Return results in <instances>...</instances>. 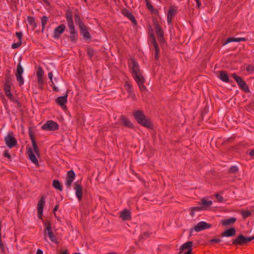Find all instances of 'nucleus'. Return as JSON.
Here are the masks:
<instances>
[{
	"instance_id": "79ce46f5",
	"label": "nucleus",
	"mask_w": 254,
	"mask_h": 254,
	"mask_svg": "<svg viewBox=\"0 0 254 254\" xmlns=\"http://www.w3.org/2000/svg\"><path fill=\"white\" fill-rule=\"evenodd\" d=\"M242 214L244 218H247L251 215V212L249 210H244L242 211Z\"/></svg>"
},
{
	"instance_id": "e433bc0d",
	"label": "nucleus",
	"mask_w": 254,
	"mask_h": 254,
	"mask_svg": "<svg viewBox=\"0 0 254 254\" xmlns=\"http://www.w3.org/2000/svg\"><path fill=\"white\" fill-rule=\"evenodd\" d=\"M17 81L18 82L20 86L23 85L24 81L22 75L15 74Z\"/></svg>"
},
{
	"instance_id": "f8f14e48",
	"label": "nucleus",
	"mask_w": 254,
	"mask_h": 254,
	"mask_svg": "<svg viewBox=\"0 0 254 254\" xmlns=\"http://www.w3.org/2000/svg\"><path fill=\"white\" fill-rule=\"evenodd\" d=\"M75 177V174L73 170H70L67 172L65 182V185L67 188H70Z\"/></svg>"
},
{
	"instance_id": "0e129e2a",
	"label": "nucleus",
	"mask_w": 254,
	"mask_h": 254,
	"mask_svg": "<svg viewBox=\"0 0 254 254\" xmlns=\"http://www.w3.org/2000/svg\"><path fill=\"white\" fill-rule=\"evenodd\" d=\"M51 86L53 87V90L55 91H58L59 90L58 89L57 87H56L54 84V85H52V84L51 83Z\"/></svg>"
},
{
	"instance_id": "423d86ee",
	"label": "nucleus",
	"mask_w": 254,
	"mask_h": 254,
	"mask_svg": "<svg viewBox=\"0 0 254 254\" xmlns=\"http://www.w3.org/2000/svg\"><path fill=\"white\" fill-rule=\"evenodd\" d=\"M44 130L54 131L59 128L58 124L52 120L47 121L41 127Z\"/></svg>"
},
{
	"instance_id": "5701e85b",
	"label": "nucleus",
	"mask_w": 254,
	"mask_h": 254,
	"mask_svg": "<svg viewBox=\"0 0 254 254\" xmlns=\"http://www.w3.org/2000/svg\"><path fill=\"white\" fill-rule=\"evenodd\" d=\"M120 217L125 221L129 220L131 219V213L129 210L124 209L121 212Z\"/></svg>"
},
{
	"instance_id": "a878e982",
	"label": "nucleus",
	"mask_w": 254,
	"mask_h": 254,
	"mask_svg": "<svg viewBox=\"0 0 254 254\" xmlns=\"http://www.w3.org/2000/svg\"><path fill=\"white\" fill-rule=\"evenodd\" d=\"M135 82L137 83L138 87H139V89L142 91H144L146 89V88L145 87V86L144 85V81H145V79H144V78L143 77V78H139L138 79H136L135 80Z\"/></svg>"
},
{
	"instance_id": "473e14b6",
	"label": "nucleus",
	"mask_w": 254,
	"mask_h": 254,
	"mask_svg": "<svg viewBox=\"0 0 254 254\" xmlns=\"http://www.w3.org/2000/svg\"><path fill=\"white\" fill-rule=\"evenodd\" d=\"M27 21L28 22V24L32 26L33 28H35L36 27V23L35 21V19L32 16H28L27 17Z\"/></svg>"
},
{
	"instance_id": "aec40b11",
	"label": "nucleus",
	"mask_w": 254,
	"mask_h": 254,
	"mask_svg": "<svg viewBox=\"0 0 254 254\" xmlns=\"http://www.w3.org/2000/svg\"><path fill=\"white\" fill-rule=\"evenodd\" d=\"M120 121L121 122V124L122 125H123L124 126L129 127V128H133V126L132 124L125 116H121L120 117Z\"/></svg>"
},
{
	"instance_id": "0eeeda50",
	"label": "nucleus",
	"mask_w": 254,
	"mask_h": 254,
	"mask_svg": "<svg viewBox=\"0 0 254 254\" xmlns=\"http://www.w3.org/2000/svg\"><path fill=\"white\" fill-rule=\"evenodd\" d=\"M232 77L236 80L239 87L246 93L250 92L249 86L246 83L240 76H237L235 73L232 74Z\"/></svg>"
},
{
	"instance_id": "c756f323",
	"label": "nucleus",
	"mask_w": 254,
	"mask_h": 254,
	"mask_svg": "<svg viewBox=\"0 0 254 254\" xmlns=\"http://www.w3.org/2000/svg\"><path fill=\"white\" fill-rule=\"evenodd\" d=\"M53 186L57 190L62 191L63 190L62 186L60 182L58 180H54L53 182Z\"/></svg>"
},
{
	"instance_id": "338daca9",
	"label": "nucleus",
	"mask_w": 254,
	"mask_h": 254,
	"mask_svg": "<svg viewBox=\"0 0 254 254\" xmlns=\"http://www.w3.org/2000/svg\"><path fill=\"white\" fill-rule=\"evenodd\" d=\"M191 249H190L188 250V252L184 253V254H191Z\"/></svg>"
},
{
	"instance_id": "f704fd0d",
	"label": "nucleus",
	"mask_w": 254,
	"mask_h": 254,
	"mask_svg": "<svg viewBox=\"0 0 254 254\" xmlns=\"http://www.w3.org/2000/svg\"><path fill=\"white\" fill-rule=\"evenodd\" d=\"M74 21L76 24H78L79 27H80L81 24H84L81 21L80 16L78 14H74Z\"/></svg>"
},
{
	"instance_id": "8fccbe9b",
	"label": "nucleus",
	"mask_w": 254,
	"mask_h": 254,
	"mask_svg": "<svg viewBox=\"0 0 254 254\" xmlns=\"http://www.w3.org/2000/svg\"><path fill=\"white\" fill-rule=\"evenodd\" d=\"M246 70L248 72H254V67L251 65H248L246 67Z\"/></svg>"
},
{
	"instance_id": "7ed1b4c3",
	"label": "nucleus",
	"mask_w": 254,
	"mask_h": 254,
	"mask_svg": "<svg viewBox=\"0 0 254 254\" xmlns=\"http://www.w3.org/2000/svg\"><path fill=\"white\" fill-rule=\"evenodd\" d=\"M31 139L33 149L29 148L28 150L27 153L31 161L34 164L38 165V161L34 154V153L36 154L39 153L38 146L35 139L32 136H31Z\"/></svg>"
},
{
	"instance_id": "20e7f679",
	"label": "nucleus",
	"mask_w": 254,
	"mask_h": 254,
	"mask_svg": "<svg viewBox=\"0 0 254 254\" xmlns=\"http://www.w3.org/2000/svg\"><path fill=\"white\" fill-rule=\"evenodd\" d=\"M253 240L254 235L252 237H245L243 235H239L233 241L232 244L235 246L245 245Z\"/></svg>"
},
{
	"instance_id": "c9c22d12",
	"label": "nucleus",
	"mask_w": 254,
	"mask_h": 254,
	"mask_svg": "<svg viewBox=\"0 0 254 254\" xmlns=\"http://www.w3.org/2000/svg\"><path fill=\"white\" fill-rule=\"evenodd\" d=\"M48 21V17L46 16H43L41 18V24L42 27V31L45 29V26Z\"/></svg>"
},
{
	"instance_id": "412c9836",
	"label": "nucleus",
	"mask_w": 254,
	"mask_h": 254,
	"mask_svg": "<svg viewBox=\"0 0 254 254\" xmlns=\"http://www.w3.org/2000/svg\"><path fill=\"white\" fill-rule=\"evenodd\" d=\"M154 28L157 37L161 40L163 39L164 36V32L158 23H155L154 24Z\"/></svg>"
},
{
	"instance_id": "72a5a7b5",
	"label": "nucleus",
	"mask_w": 254,
	"mask_h": 254,
	"mask_svg": "<svg viewBox=\"0 0 254 254\" xmlns=\"http://www.w3.org/2000/svg\"><path fill=\"white\" fill-rule=\"evenodd\" d=\"M192 246V243L191 242H187L185 243H184L182 246H181V250H184L186 249H191V247Z\"/></svg>"
},
{
	"instance_id": "cd10ccee",
	"label": "nucleus",
	"mask_w": 254,
	"mask_h": 254,
	"mask_svg": "<svg viewBox=\"0 0 254 254\" xmlns=\"http://www.w3.org/2000/svg\"><path fill=\"white\" fill-rule=\"evenodd\" d=\"M219 78L223 81L228 83L229 81V76L225 71H221L219 76Z\"/></svg>"
},
{
	"instance_id": "4c0bfd02",
	"label": "nucleus",
	"mask_w": 254,
	"mask_h": 254,
	"mask_svg": "<svg viewBox=\"0 0 254 254\" xmlns=\"http://www.w3.org/2000/svg\"><path fill=\"white\" fill-rule=\"evenodd\" d=\"M37 82H38L39 88L40 89L42 90L43 89V83H44L43 77H37Z\"/></svg>"
},
{
	"instance_id": "69168bd1",
	"label": "nucleus",
	"mask_w": 254,
	"mask_h": 254,
	"mask_svg": "<svg viewBox=\"0 0 254 254\" xmlns=\"http://www.w3.org/2000/svg\"><path fill=\"white\" fill-rule=\"evenodd\" d=\"M36 254H43V251L41 249H38Z\"/></svg>"
},
{
	"instance_id": "5fc2aeb1",
	"label": "nucleus",
	"mask_w": 254,
	"mask_h": 254,
	"mask_svg": "<svg viewBox=\"0 0 254 254\" xmlns=\"http://www.w3.org/2000/svg\"><path fill=\"white\" fill-rule=\"evenodd\" d=\"M16 35L18 38L19 41H21V39L22 37V33L21 32H16Z\"/></svg>"
},
{
	"instance_id": "4be33fe9",
	"label": "nucleus",
	"mask_w": 254,
	"mask_h": 254,
	"mask_svg": "<svg viewBox=\"0 0 254 254\" xmlns=\"http://www.w3.org/2000/svg\"><path fill=\"white\" fill-rule=\"evenodd\" d=\"M236 221V218L234 217H232L221 220V223L223 226H229L233 224Z\"/></svg>"
},
{
	"instance_id": "ea45409f",
	"label": "nucleus",
	"mask_w": 254,
	"mask_h": 254,
	"mask_svg": "<svg viewBox=\"0 0 254 254\" xmlns=\"http://www.w3.org/2000/svg\"><path fill=\"white\" fill-rule=\"evenodd\" d=\"M44 71L41 67H39L36 73L37 77H43Z\"/></svg>"
},
{
	"instance_id": "a211bd4d",
	"label": "nucleus",
	"mask_w": 254,
	"mask_h": 254,
	"mask_svg": "<svg viewBox=\"0 0 254 254\" xmlns=\"http://www.w3.org/2000/svg\"><path fill=\"white\" fill-rule=\"evenodd\" d=\"M79 29L81 34L84 38L88 39L90 38V34L88 31L87 27L86 26H85L84 24H81L79 27Z\"/></svg>"
},
{
	"instance_id": "c03bdc74",
	"label": "nucleus",
	"mask_w": 254,
	"mask_h": 254,
	"mask_svg": "<svg viewBox=\"0 0 254 254\" xmlns=\"http://www.w3.org/2000/svg\"><path fill=\"white\" fill-rule=\"evenodd\" d=\"M125 87L127 92L132 90L131 85L128 81H126L125 83Z\"/></svg>"
},
{
	"instance_id": "f3484780",
	"label": "nucleus",
	"mask_w": 254,
	"mask_h": 254,
	"mask_svg": "<svg viewBox=\"0 0 254 254\" xmlns=\"http://www.w3.org/2000/svg\"><path fill=\"white\" fill-rule=\"evenodd\" d=\"M44 235L45 237V240H46V237H47V235L49 233H51L53 232L52 229V225L51 223L49 220H46L44 222Z\"/></svg>"
},
{
	"instance_id": "4468645a",
	"label": "nucleus",
	"mask_w": 254,
	"mask_h": 254,
	"mask_svg": "<svg viewBox=\"0 0 254 254\" xmlns=\"http://www.w3.org/2000/svg\"><path fill=\"white\" fill-rule=\"evenodd\" d=\"M65 26L64 24H61L57 27L54 31V37L56 39H59L61 37V34L64 32Z\"/></svg>"
},
{
	"instance_id": "13d9d810",
	"label": "nucleus",
	"mask_w": 254,
	"mask_h": 254,
	"mask_svg": "<svg viewBox=\"0 0 254 254\" xmlns=\"http://www.w3.org/2000/svg\"><path fill=\"white\" fill-rule=\"evenodd\" d=\"M216 198L219 202H222L223 200V197L218 194H216L215 195Z\"/></svg>"
},
{
	"instance_id": "e2e57ef3",
	"label": "nucleus",
	"mask_w": 254,
	"mask_h": 254,
	"mask_svg": "<svg viewBox=\"0 0 254 254\" xmlns=\"http://www.w3.org/2000/svg\"><path fill=\"white\" fill-rule=\"evenodd\" d=\"M4 246L1 240V236H0V248L2 249H3Z\"/></svg>"
},
{
	"instance_id": "58836bf2",
	"label": "nucleus",
	"mask_w": 254,
	"mask_h": 254,
	"mask_svg": "<svg viewBox=\"0 0 254 254\" xmlns=\"http://www.w3.org/2000/svg\"><path fill=\"white\" fill-rule=\"evenodd\" d=\"M23 72V68L21 65L20 64H19L16 68V72L15 74L22 75Z\"/></svg>"
},
{
	"instance_id": "2eb2a0df",
	"label": "nucleus",
	"mask_w": 254,
	"mask_h": 254,
	"mask_svg": "<svg viewBox=\"0 0 254 254\" xmlns=\"http://www.w3.org/2000/svg\"><path fill=\"white\" fill-rule=\"evenodd\" d=\"M67 94L64 96L58 97L56 100V103L60 106L63 109L65 108V104L67 102Z\"/></svg>"
},
{
	"instance_id": "dca6fc26",
	"label": "nucleus",
	"mask_w": 254,
	"mask_h": 254,
	"mask_svg": "<svg viewBox=\"0 0 254 254\" xmlns=\"http://www.w3.org/2000/svg\"><path fill=\"white\" fill-rule=\"evenodd\" d=\"M66 20L69 28V30H74L75 27L72 19V15L70 12H67L65 15Z\"/></svg>"
},
{
	"instance_id": "de8ad7c7",
	"label": "nucleus",
	"mask_w": 254,
	"mask_h": 254,
	"mask_svg": "<svg viewBox=\"0 0 254 254\" xmlns=\"http://www.w3.org/2000/svg\"><path fill=\"white\" fill-rule=\"evenodd\" d=\"M149 234L148 232H144L139 237V239H146L149 237Z\"/></svg>"
},
{
	"instance_id": "864d4df0",
	"label": "nucleus",
	"mask_w": 254,
	"mask_h": 254,
	"mask_svg": "<svg viewBox=\"0 0 254 254\" xmlns=\"http://www.w3.org/2000/svg\"><path fill=\"white\" fill-rule=\"evenodd\" d=\"M234 40H235V42H240L242 41H246V38H243V37H242V38H234Z\"/></svg>"
},
{
	"instance_id": "b1692460",
	"label": "nucleus",
	"mask_w": 254,
	"mask_h": 254,
	"mask_svg": "<svg viewBox=\"0 0 254 254\" xmlns=\"http://www.w3.org/2000/svg\"><path fill=\"white\" fill-rule=\"evenodd\" d=\"M236 234V230L234 228H230L224 231L222 234V237H232Z\"/></svg>"
},
{
	"instance_id": "f257e3e1",
	"label": "nucleus",
	"mask_w": 254,
	"mask_h": 254,
	"mask_svg": "<svg viewBox=\"0 0 254 254\" xmlns=\"http://www.w3.org/2000/svg\"><path fill=\"white\" fill-rule=\"evenodd\" d=\"M129 67L134 80L144 77L143 76V71L140 69L138 64L134 59H131L129 63Z\"/></svg>"
},
{
	"instance_id": "a18cd8bd",
	"label": "nucleus",
	"mask_w": 254,
	"mask_h": 254,
	"mask_svg": "<svg viewBox=\"0 0 254 254\" xmlns=\"http://www.w3.org/2000/svg\"><path fill=\"white\" fill-rule=\"evenodd\" d=\"M127 93L128 94V97L131 98L132 99H133L134 100H135L136 97H135V95L133 91V90L131 91H128Z\"/></svg>"
},
{
	"instance_id": "49530a36",
	"label": "nucleus",
	"mask_w": 254,
	"mask_h": 254,
	"mask_svg": "<svg viewBox=\"0 0 254 254\" xmlns=\"http://www.w3.org/2000/svg\"><path fill=\"white\" fill-rule=\"evenodd\" d=\"M21 44H22L21 41H18V42L13 43L11 46V48L12 49L17 48L21 46Z\"/></svg>"
},
{
	"instance_id": "680f3d73",
	"label": "nucleus",
	"mask_w": 254,
	"mask_h": 254,
	"mask_svg": "<svg viewBox=\"0 0 254 254\" xmlns=\"http://www.w3.org/2000/svg\"><path fill=\"white\" fill-rule=\"evenodd\" d=\"M249 154L251 156L254 158V149L250 152Z\"/></svg>"
},
{
	"instance_id": "7c9ffc66",
	"label": "nucleus",
	"mask_w": 254,
	"mask_h": 254,
	"mask_svg": "<svg viewBox=\"0 0 254 254\" xmlns=\"http://www.w3.org/2000/svg\"><path fill=\"white\" fill-rule=\"evenodd\" d=\"M47 236L49 237V238L51 242H52L54 243H55L56 244H59V242L58 240V239H57V237L56 236V235L54 234L53 232H52L51 233H49V234L47 235Z\"/></svg>"
},
{
	"instance_id": "c85d7f7f",
	"label": "nucleus",
	"mask_w": 254,
	"mask_h": 254,
	"mask_svg": "<svg viewBox=\"0 0 254 254\" xmlns=\"http://www.w3.org/2000/svg\"><path fill=\"white\" fill-rule=\"evenodd\" d=\"M190 215L191 217H193L195 214V212L196 211H200L201 210H203V208H202L201 206H195V207H192L190 208Z\"/></svg>"
},
{
	"instance_id": "bf43d9fd",
	"label": "nucleus",
	"mask_w": 254,
	"mask_h": 254,
	"mask_svg": "<svg viewBox=\"0 0 254 254\" xmlns=\"http://www.w3.org/2000/svg\"><path fill=\"white\" fill-rule=\"evenodd\" d=\"M3 155L5 157L10 159L11 158V155L9 154L7 151H4L3 153Z\"/></svg>"
},
{
	"instance_id": "393cba45",
	"label": "nucleus",
	"mask_w": 254,
	"mask_h": 254,
	"mask_svg": "<svg viewBox=\"0 0 254 254\" xmlns=\"http://www.w3.org/2000/svg\"><path fill=\"white\" fill-rule=\"evenodd\" d=\"M199 204H201V207L203 208V210H205L207 208L212 204V201L211 200H207L203 198L201 199V202Z\"/></svg>"
},
{
	"instance_id": "9d476101",
	"label": "nucleus",
	"mask_w": 254,
	"mask_h": 254,
	"mask_svg": "<svg viewBox=\"0 0 254 254\" xmlns=\"http://www.w3.org/2000/svg\"><path fill=\"white\" fill-rule=\"evenodd\" d=\"M74 190L75 191L76 196L77 197L78 200L80 201L82 198L83 188L80 181H77L74 183Z\"/></svg>"
},
{
	"instance_id": "3c124183",
	"label": "nucleus",
	"mask_w": 254,
	"mask_h": 254,
	"mask_svg": "<svg viewBox=\"0 0 254 254\" xmlns=\"http://www.w3.org/2000/svg\"><path fill=\"white\" fill-rule=\"evenodd\" d=\"M235 42V40H234V38L233 37H230V38H228L226 39V40L225 41V42H224V43L223 44L224 45H226V44H227L229 43H231V42Z\"/></svg>"
},
{
	"instance_id": "bb28decb",
	"label": "nucleus",
	"mask_w": 254,
	"mask_h": 254,
	"mask_svg": "<svg viewBox=\"0 0 254 254\" xmlns=\"http://www.w3.org/2000/svg\"><path fill=\"white\" fill-rule=\"evenodd\" d=\"M78 34L77 31L74 30H69V38L72 43H75L77 40Z\"/></svg>"
},
{
	"instance_id": "6e6552de",
	"label": "nucleus",
	"mask_w": 254,
	"mask_h": 254,
	"mask_svg": "<svg viewBox=\"0 0 254 254\" xmlns=\"http://www.w3.org/2000/svg\"><path fill=\"white\" fill-rule=\"evenodd\" d=\"M5 144L9 148H12L17 144V140L13 136L12 132H9L4 137Z\"/></svg>"
},
{
	"instance_id": "6e6d98bb",
	"label": "nucleus",
	"mask_w": 254,
	"mask_h": 254,
	"mask_svg": "<svg viewBox=\"0 0 254 254\" xmlns=\"http://www.w3.org/2000/svg\"><path fill=\"white\" fill-rule=\"evenodd\" d=\"M48 77L49 79H50V81L52 85H54V82L53 81V74L52 72H50L48 73Z\"/></svg>"
},
{
	"instance_id": "4d7b16f0",
	"label": "nucleus",
	"mask_w": 254,
	"mask_h": 254,
	"mask_svg": "<svg viewBox=\"0 0 254 254\" xmlns=\"http://www.w3.org/2000/svg\"><path fill=\"white\" fill-rule=\"evenodd\" d=\"M220 242H221V239L215 238L210 240V242L213 243H219Z\"/></svg>"
},
{
	"instance_id": "ddd939ff",
	"label": "nucleus",
	"mask_w": 254,
	"mask_h": 254,
	"mask_svg": "<svg viewBox=\"0 0 254 254\" xmlns=\"http://www.w3.org/2000/svg\"><path fill=\"white\" fill-rule=\"evenodd\" d=\"M178 8L175 6H171L167 13V22L169 24H172L173 18L176 15Z\"/></svg>"
},
{
	"instance_id": "774afa93",
	"label": "nucleus",
	"mask_w": 254,
	"mask_h": 254,
	"mask_svg": "<svg viewBox=\"0 0 254 254\" xmlns=\"http://www.w3.org/2000/svg\"><path fill=\"white\" fill-rule=\"evenodd\" d=\"M108 254H118L115 252H110L109 253H108Z\"/></svg>"
},
{
	"instance_id": "f03ea898",
	"label": "nucleus",
	"mask_w": 254,
	"mask_h": 254,
	"mask_svg": "<svg viewBox=\"0 0 254 254\" xmlns=\"http://www.w3.org/2000/svg\"><path fill=\"white\" fill-rule=\"evenodd\" d=\"M133 115L138 124L145 127L148 128L152 127V124L150 121L146 118L143 112L135 110L134 111Z\"/></svg>"
},
{
	"instance_id": "603ef678",
	"label": "nucleus",
	"mask_w": 254,
	"mask_h": 254,
	"mask_svg": "<svg viewBox=\"0 0 254 254\" xmlns=\"http://www.w3.org/2000/svg\"><path fill=\"white\" fill-rule=\"evenodd\" d=\"M59 204H56V205L55 206V207H54V209H53V210H54V215H55V216L57 218V220H58V221H59V220H60V218H59V217H57V216H56V211H57L58 210V209H59Z\"/></svg>"
},
{
	"instance_id": "a19ab883",
	"label": "nucleus",
	"mask_w": 254,
	"mask_h": 254,
	"mask_svg": "<svg viewBox=\"0 0 254 254\" xmlns=\"http://www.w3.org/2000/svg\"><path fill=\"white\" fill-rule=\"evenodd\" d=\"M87 53L88 56H89V57L90 59H91L92 57L94 56V51L91 48H88L87 49Z\"/></svg>"
},
{
	"instance_id": "6ab92c4d",
	"label": "nucleus",
	"mask_w": 254,
	"mask_h": 254,
	"mask_svg": "<svg viewBox=\"0 0 254 254\" xmlns=\"http://www.w3.org/2000/svg\"><path fill=\"white\" fill-rule=\"evenodd\" d=\"M152 39L151 41V44L153 45V46L154 47L155 49V58L156 60H158L159 58V48L158 45V44L156 41L155 38L153 35H152Z\"/></svg>"
},
{
	"instance_id": "39448f33",
	"label": "nucleus",
	"mask_w": 254,
	"mask_h": 254,
	"mask_svg": "<svg viewBox=\"0 0 254 254\" xmlns=\"http://www.w3.org/2000/svg\"><path fill=\"white\" fill-rule=\"evenodd\" d=\"M11 81L7 78L6 79L5 83L4 85V91L6 96L13 103H17V100L15 99L13 95L11 93Z\"/></svg>"
},
{
	"instance_id": "1a4fd4ad",
	"label": "nucleus",
	"mask_w": 254,
	"mask_h": 254,
	"mask_svg": "<svg viewBox=\"0 0 254 254\" xmlns=\"http://www.w3.org/2000/svg\"><path fill=\"white\" fill-rule=\"evenodd\" d=\"M211 224L206 223L204 221H201L197 223V224L192 228L191 229L190 232H191L193 230L196 232H200L202 230L209 229L211 227Z\"/></svg>"
},
{
	"instance_id": "37998d69",
	"label": "nucleus",
	"mask_w": 254,
	"mask_h": 254,
	"mask_svg": "<svg viewBox=\"0 0 254 254\" xmlns=\"http://www.w3.org/2000/svg\"><path fill=\"white\" fill-rule=\"evenodd\" d=\"M146 6L150 11H153L154 10V8L153 6V5L151 4V3L148 0H146Z\"/></svg>"
},
{
	"instance_id": "09e8293b",
	"label": "nucleus",
	"mask_w": 254,
	"mask_h": 254,
	"mask_svg": "<svg viewBox=\"0 0 254 254\" xmlns=\"http://www.w3.org/2000/svg\"><path fill=\"white\" fill-rule=\"evenodd\" d=\"M238 170V169L237 167H236V166H232L229 169V171L231 173H235L236 172H237Z\"/></svg>"
},
{
	"instance_id": "2f4dec72",
	"label": "nucleus",
	"mask_w": 254,
	"mask_h": 254,
	"mask_svg": "<svg viewBox=\"0 0 254 254\" xmlns=\"http://www.w3.org/2000/svg\"><path fill=\"white\" fill-rule=\"evenodd\" d=\"M124 14L132 22H136L134 16L129 11L127 10L125 11Z\"/></svg>"
},
{
	"instance_id": "052dcab7",
	"label": "nucleus",
	"mask_w": 254,
	"mask_h": 254,
	"mask_svg": "<svg viewBox=\"0 0 254 254\" xmlns=\"http://www.w3.org/2000/svg\"><path fill=\"white\" fill-rule=\"evenodd\" d=\"M196 2V4H197V8H199L201 6V2H200V0H195Z\"/></svg>"
},
{
	"instance_id": "9b49d317",
	"label": "nucleus",
	"mask_w": 254,
	"mask_h": 254,
	"mask_svg": "<svg viewBox=\"0 0 254 254\" xmlns=\"http://www.w3.org/2000/svg\"><path fill=\"white\" fill-rule=\"evenodd\" d=\"M45 204V197L42 196L37 204V212L38 218L40 219H42L44 206Z\"/></svg>"
}]
</instances>
